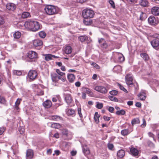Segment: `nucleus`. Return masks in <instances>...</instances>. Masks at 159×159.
Wrapping results in <instances>:
<instances>
[{
    "label": "nucleus",
    "mask_w": 159,
    "mask_h": 159,
    "mask_svg": "<svg viewBox=\"0 0 159 159\" xmlns=\"http://www.w3.org/2000/svg\"><path fill=\"white\" fill-rule=\"evenodd\" d=\"M24 25L26 28L34 31L38 30L41 27L38 22L35 20H27Z\"/></svg>",
    "instance_id": "f257e3e1"
},
{
    "label": "nucleus",
    "mask_w": 159,
    "mask_h": 159,
    "mask_svg": "<svg viewBox=\"0 0 159 159\" xmlns=\"http://www.w3.org/2000/svg\"><path fill=\"white\" fill-rule=\"evenodd\" d=\"M94 15L93 10L88 8L84 9L82 12V16L85 19L92 18L94 17Z\"/></svg>",
    "instance_id": "f03ea898"
},
{
    "label": "nucleus",
    "mask_w": 159,
    "mask_h": 159,
    "mask_svg": "<svg viewBox=\"0 0 159 159\" xmlns=\"http://www.w3.org/2000/svg\"><path fill=\"white\" fill-rule=\"evenodd\" d=\"M46 13L49 15L55 14L57 13L56 7L53 5H47L44 9Z\"/></svg>",
    "instance_id": "7ed1b4c3"
},
{
    "label": "nucleus",
    "mask_w": 159,
    "mask_h": 159,
    "mask_svg": "<svg viewBox=\"0 0 159 159\" xmlns=\"http://www.w3.org/2000/svg\"><path fill=\"white\" fill-rule=\"evenodd\" d=\"M27 56L29 59V61L30 62L34 61L38 58L37 53L36 52L32 51L28 52Z\"/></svg>",
    "instance_id": "20e7f679"
},
{
    "label": "nucleus",
    "mask_w": 159,
    "mask_h": 159,
    "mask_svg": "<svg viewBox=\"0 0 159 159\" xmlns=\"http://www.w3.org/2000/svg\"><path fill=\"white\" fill-rule=\"evenodd\" d=\"M133 77L131 74H127L125 76V80L126 84L128 86L132 87L134 86L133 83Z\"/></svg>",
    "instance_id": "39448f33"
},
{
    "label": "nucleus",
    "mask_w": 159,
    "mask_h": 159,
    "mask_svg": "<svg viewBox=\"0 0 159 159\" xmlns=\"http://www.w3.org/2000/svg\"><path fill=\"white\" fill-rule=\"evenodd\" d=\"M37 73L35 70H30L28 73L29 78L32 80H34L37 76Z\"/></svg>",
    "instance_id": "423d86ee"
},
{
    "label": "nucleus",
    "mask_w": 159,
    "mask_h": 159,
    "mask_svg": "<svg viewBox=\"0 0 159 159\" xmlns=\"http://www.w3.org/2000/svg\"><path fill=\"white\" fill-rule=\"evenodd\" d=\"M94 89L101 93H105L107 92L106 88L102 86H97L95 87Z\"/></svg>",
    "instance_id": "0eeeda50"
},
{
    "label": "nucleus",
    "mask_w": 159,
    "mask_h": 159,
    "mask_svg": "<svg viewBox=\"0 0 159 159\" xmlns=\"http://www.w3.org/2000/svg\"><path fill=\"white\" fill-rule=\"evenodd\" d=\"M7 9L10 11H14L16 8V5L13 3H9L7 4L6 5Z\"/></svg>",
    "instance_id": "6e6552de"
},
{
    "label": "nucleus",
    "mask_w": 159,
    "mask_h": 159,
    "mask_svg": "<svg viewBox=\"0 0 159 159\" xmlns=\"http://www.w3.org/2000/svg\"><path fill=\"white\" fill-rule=\"evenodd\" d=\"M151 43L152 47L155 49L157 50V48L159 46V40L157 39H153L151 42Z\"/></svg>",
    "instance_id": "1a4fd4ad"
},
{
    "label": "nucleus",
    "mask_w": 159,
    "mask_h": 159,
    "mask_svg": "<svg viewBox=\"0 0 159 159\" xmlns=\"http://www.w3.org/2000/svg\"><path fill=\"white\" fill-rule=\"evenodd\" d=\"M42 41L39 39H36L33 41V44L35 47H40L43 45Z\"/></svg>",
    "instance_id": "9d476101"
},
{
    "label": "nucleus",
    "mask_w": 159,
    "mask_h": 159,
    "mask_svg": "<svg viewBox=\"0 0 159 159\" xmlns=\"http://www.w3.org/2000/svg\"><path fill=\"white\" fill-rule=\"evenodd\" d=\"M43 106L46 108H50L52 105L51 101L49 100H47L43 102Z\"/></svg>",
    "instance_id": "9b49d317"
},
{
    "label": "nucleus",
    "mask_w": 159,
    "mask_h": 159,
    "mask_svg": "<svg viewBox=\"0 0 159 159\" xmlns=\"http://www.w3.org/2000/svg\"><path fill=\"white\" fill-rule=\"evenodd\" d=\"M152 13L155 16L159 15V7H154L151 9Z\"/></svg>",
    "instance_id": "f8f14e48"
},
{
    "label": "nucleus",
    "mask_w": 159,
    "mask_h": 159,
    "mask_svg": "<svg viewBox=\"0 0 159 159\" xmlns=\"http://www.w3.org/2000/svg\"><path fill=\"white\" fill-rule=\"evenodd\" d=\"M65 99L68 104H70L72 102V98L70 94H67L66 95Z\"/></svg>",
    "instance_id": "ddd939ff"
},
{
    "label": "nucleus",
    "mask_w": 159,
    "mask_h": 159,
    "mask_svg": "<svg viewBox=\"0 0 159 159\" xmlns=\"http://www.w3.org/2000/svg\"><path fill=\"white\" fill-rule=\"evenodd\" d=\"M130 152L131 154L134 156H138L139 154L138 150L134 148H131L130 149Z\"/></svg>",
    "instance_id": "4468645a"
},
{
    "label": "nucleus",
    "mask_w": 159,
    "mask_h": 159,
    "mask_svg": "<svg viewBox=\"0 0 159 159\" xmlns=\"http://www.w3.org/2000/svg\"><path fill=\"white\" fill-rule=\"evenodd\" d=\"M60 76H58L55 73H53L51 75V77L53 82H57L59 80Z\"/></svg>",
    "instance_id": "2eb2a0df"
},
{
    "label": "nucleus",
    "mask_w": 159,
    "mask_h": 159,
    "mask_svg": "<svg viewBox=\"0 0 159 159\" xmlns=\"http://www.w3.org/2000/svg\"><path fill=\"white\" fill-rule=\"evenodd\" d=\"M34 155V152L31 149H28L26 152V157L29 158L31 159L33 157Z\"/></svg>",
    "instance_id": "dca6fc26"
},
{
    "label": "nucleus",
    "mask_w": 159,
    "mask_h": 159,
    "mask_svg": "<svg viewBox=\"0 0 159 159\" xmlns=\"http://www.w3.org/2000/svg\"><path fill=\"white\" fill-rule=\"evenodd\" d=\"M83 151L85 155H88L90 153V151L87 145H86L83 146Z\"/></svg>",
    "instance_id": "f3484780"
},
{
    "label": "nucleus",
    "mask_w": 159,
    "mask_h": 159,
    "mask_svg": "<svg viewBox=\"0 0 159 159\" xmlns=\"http://www.w3.org/2000/svg\"><path fill=\"white\" fill-rule=\"evenodd\" d=\"M125 155V152L122 150H119L117 153V156L118 158H122Z\"/></svg>",
    "instance_id": "a211bd4d"
},
{
    "label": "nucleus",
    "mask_w": 159,
    "mask_h": 159,
    "mask_svg": "<svg viewBox=\"0 0 159 159\" xmlns=\"http://www.w3.org/2000/svg\"><path fill=\"white\" fill-rule=\"evenodd\" d=\"M75 78V76L73 74H70L67 75V78L70 82H73L74 81Z\"/></svg>",
    "instance_id": "6ab92c4d"
},
{
    "label": "nucleus",
    "mask_w": 159,
    "mask_h": 159,
    "mask_svg": "<svg viewBox=\"0 0 159 159\" xmlns=\"http://www.w3.org/2000/svg\"><path fill=\"white\" fill-rule=\"evenodd\" d=\"M138 96L139 98L141 100H144L146 98V93L144 92H140Z\"/></svg>",
    "instance_id": "aec40b11"
},
{
    "label": "nucleus",
    "mask_w": 159,
    "mask_h": 159,
    "mask_svg": "<svg viewBox=\"0 0 159 159\" xmlns=\"http://www.w3.org/2000/svg\"><path fill=\"white\" fill-rule=\"evenodd\" d=\"M65 52L66 54H69L72 52V48L71 46H67L65 48Z\"/></svg>",
    "instance_id": "412c9836"
},
{
    "label": "nucleus",
    "mask_w": 159,
    "mask_h": 159,
    "mask_svg": "<svg viewBox=\"0 0 159 159\" xmlns=\"http://www.w3.org/2000/svg\"><path fill=\"white\" fill-rule=\"evenodd\" d=\"M139 4L141 6L145 7L148 6L149 3L146 0H141L139 2Z\"/></svg>",
    "instance_id": "4be33fe9"
},
{
    "label": "nucleus",
    "mask_w": 159,
    "mask_h": 159,
    "mask_svg": "<svg viewBox=\"0 0 159 159\" xmlns=\"http://www.w3.org/2000/svg\"><path fill=\"white\" fill-rule=\"evenodd\" d=\"M51 120L56 121H59L60 120H62V118L58 116L54 115L52 116L51 117Z\"/></svg>",
    "instance_id": "5701e85b"
},
{
    "label": "nucleus",
    "mask_w": 159,
    "mask_h": 159,
    "mask_svg": "<svg viewBox=\"0 0 159 159\" xmlns=\"http://www.w3.org/2000/svg\"><path fill=\"white\" fill-rule=\"evenodd\" d=\"M88 37L86 35L80 36L78 38L79 40L81 41L82 43H83L88 40Z\"/></svg>",
    "instance_id": "b1692460"
},
{
    "label": "nucleus",
    "mask_w": 159,
    "mask_h": 159,
    "mask_svg": "<svg viewBox=\"0 0 159 159\" xmlns=\"http://www.w3.org/2000/svg\"><path fill=\"white\" fill-rule=\"evenodd\" d=\"M140 56L145 61H148L149 59L148 56L146 53H141Z\"/></svg>",
    "instance_id": "393cba45"
},
{
    "label": "nucleus",
    "mask_w": 159,
    "mask_h": 159,
    "mask_svg": "<svg viewBox=\"0 0 159 159\" xmlns=\"http://www.w3.org/2000/svg\"><path fill=\"white\" fill-rule=\"evenodd\" d=\"M30 13L27 12H24L22 13L21 15L22 18L23 19L27 18L30 17Z\"/></svg>",
    "instance_id": "a878e982"
},
{
    "label": "nucleus",
    "mask_w": 159,
    "mask_h": 159,
    "mask_svg": "<svg viewBox=\"0 0 159 159\" xmlns=\"http://www.w3.org/2000/svg\"><path fill=\"white\" fill-rule=\"evenodd\" d=\"M45 59L46 61H49L52 59V55L51 54H44Z\"/></svg>",
    "instance_id": "bb28decb"
},
{
    "label": "nucleus",
    "mask_w": 159,
    "mask_h": 159,
    "mask_svg": "<svg viewBox=\"0 0 159 159\" xmlns=\"http://www.w3.org/2000/svg\"><path fill=\"white\" fill-rule=\"evenodd\" d=\"M100 115L98 114V112L95 113V115L94 117V119L96 123H98L99 122V118L100 117Z\"/></svg>",
    "instance_id": "cd10ccee"
},
{
    "label": "nucleus",
    "mask_w": 159,
    "mask_h": 159,
    "mask_svg": "<svg viewBox=\"0 0 159 159\" xmlns=\"http://www.w3.org/2000/svg\"><path fill=\"white\" fill-rule=\"evenodd\" d=\"M147 18V15L145 13L141 12L140 16V20H145Z\"/></svg>",
    "instance_id": "c85d7f7f"
},
{
    "label": "nucleus",
    "mask_w": 159,
    "mask_h": 159,
    "mask_svg": "<svg viewBox=\"0 0 159 159\" xmlns=\"http://www.w3.org/2000/svg\"><path fill=\"white\" fill-rule=\"evenodd\" d=\"M139 122L140 121L138 118H134L131 121V124L133 125L136 124H139Z\"/></svg>",
    "instance_id": "c756f323"
},
{
    "label": "nucleus",
    "mask_w": 159,
    "mask_h": 159,
    "mask_svg": "<svg viewBox=\"0 0 159 159\" xmlns=\"http://www.w3.org/2000/svg\"><path fill=\"white\" fill-rule=\"evenodd\" d=\"M75 114V111L72 109H68L67 112V114L68 116H71Z\"/></svg>",
    "instance_id": "7c9ffc66"
},
{
    "label": "nucleus",
    "mask_w": 159,
    "mask_h": 159,
    "mask_svg": "<svg viewBox=\"0 0 159 159\" xmlns=\"http://www.w3.org/2000/svg\"><path fill=\"white\" fill-rule=\"evenodd\" d=\"M125 114V111L124 110L117 111L116 112V114L118 115H124Z\"/></svg>",
    "instance_id": "2f4dec72"
},
{
    "label": "nucleus",
    "mask_w": 159,
    "mask_h": 159,
    "mask_svg": "<svg viewBox=\"0 0 159 159\" xmlns=\"http://www.w3.org/2000/svg\"><path fill=\"white\" fill-rule=\"evenodd\" d=\"M13 36L14 38L19 39L21 36V33L18 31L16 32L13 34Z\"/></svg>",
    "instance_id": "473e14b6"
},
{
    "label": "nucleus",
    "mask_w": 159,
    "mask_h": 159,
    "mask_svg": "<svg viewBox=\"0 0 159 159\" xmlns=\"http://www.w3.org/2000/svg\"><path fill=\"white\" fill-rule=\"evenodd\" d=\"M148 23L152 25H155L159 23V20H148Z\"/></svg>",
    "instance_id": "72a5a7b5"
},
{
    "label": "nucleus",
    "mask_w": 159,
    "mask_h": 159,
    "mask_svg": "<svg viewBox=\"0 0 159 159\" xmlns=\"http://www.w3.org/2000/svg\"><path fill=\"white\" fill-rule=\"evenodd\" d=\"M108 98L111 101L115 102H117L118 101V99L117 98L115 97L111 96H109Z\"/></svg>",
    "instance_id": "f704fd0d"
},
{
    "label": "nucleus",
    "mask_w": 159,
    "mask_h": 159,
    "mask_svg": "<svg viewBox=\"0 0 159 159\" xmlns=\"http://www.w3.org/2000/svg\"><path fill=\"white\" fill-rule=\"evenodd\" d=\"M117 85L119 87L120 90H123L125 93H128L127 90L121 84L119 83H118Z\"/></svg>",
    "instance_id": "c9c22d12"
},
{
    "label": "nucleus",
    "mask_w": 159,
    "mask_h": 159,
    "mask_svg": "<svg viewBox=\"0 0 159 159\" xmlns=\"http://www.w3.org/2000/svg\"><path fill=\"white\" fill-rule=\"evenodd\" d=\"M129 130L128 129H123L121 131V134L125 136L129 134Z\"/></svg>",
    "instance_id": "e433bc0d"
},
{
    "label": "nucleus",
    "mask_w": 159,
    "mask_h": 159,
    "mask_svg": "<svg viewBox=\"0 0 159 159\" xmlns=\"http://www.w3.org/2000/svg\"><path fill=\"white\" fill-rule=\"evenodd\" d=\"M39 35L41 38H44L46 37V34L44 32L41 31L39 32Z\"/></svg>",
    "instance_id": "4c0bfd02"
},
{
    "label": "nucleus",
    "mask_w": 159,
    "mask_h": 159,
    "mask_svg": "<svg viewBox=\"0 0 159 159\" xmlns=\"http://www.w3.org/2000/svg\"><path fill=\"white\" fill-rule=\"evenodd\" d=\"M83 22L86 25H90L93 23L92 20H83Z\"/></svg>",
    "instance_id": "58836bf2"
},
{
    "label": "nucleus",
    "mask_w": 159,
    "mask_h": 159,
    "mask_svg": "<svg viewBox=\"0 0 159 159\" xmlns=\"http://www.w3.org/2000/svg\"><path fill=\"white\" fill-rule=\"evenodd\" d=\"M13 73L14 75H20L22 74V72L20 70H15L13 71Z\"/></svg>",
    "instance_id": "ea45409f"
},
{
    "label": "nucleus",
    "mask_w": 159,
    "mask_h": 159,
    "mask_svg": "<svg viewBox=\"0 0 159 159\" xmlns=\"http://www.w3.org/2000/svg\"><path fill=\"white\" fill-rule=\"evenodd\" d=\"M101 47L103 49H106L107 48L108 45L105 42L104 43L101 44Z\"/></svg>",
    "instance_id": "a19ab883"
},
{
    "label": "nucleus",
    "mask_w": 159,
    "mask_h": 159,
    "mask_svg": "<svg viewBox=\"0 0 159 159\" xmlns=\"http://www.w3.org/2000/svg\"><path fill=\"white\" fill-rule=\"evenodd\" d=\"M20 101L19 100V99H17V101H16V102H15V108L16 109L18 110L19 109L18 106L20 104Z\"/></svg>",
    "instance_id": "79ce46f5"
},
{
    "label": "nucleus",
    "mask_w": 159,
    "mask_h": 159,
    "mask_svg": "<svg viewBox=\"0 0 159 159\" xmlns=\"http://www.w3.org/2000/svg\"><path fill=\"white\" fill-rule=\"evenodd\" d=\"M96 107L99 109H102L103 107V104L102 103H100L98 102H97Z\"/></svg>",
    "instance_id": "37998d69"
},
{
    "label": "nucleus",
    "mask_w": 159,
    "mask_h": 159,
    "mask_svg": "<svg viewBox=\"0 0 159 159\" xmlns=\"http://www.w3.org/2000/svg\"><path fill=\"white\" fill-rule=\"evenodd\" d=\"M6 102V100L4 98L0 96V103L4 104Z\"/></svg>",
    "instance_id": "c03bdc74"
},
{
    "label": "nucleus",
    "mask_w": 159,
    "mask_h": 159,
    "mask_svg": "<svg viewBox=\"0 0 159 159\" xmlns=\"http://www.w3.org/2000/svg\"><path fill=\"white\" fill-rule=\"evenodd\" d=\"M86 93L89 94L90 96H93V93L92 92L90 91L89 89L87 88L86 89Z\"/></svg>",
    "instance_id": "a18cd8bd"
},
{
    "label": "nucleus",
    "mask_w": 159,
    "mask_h": 159,
    "mask_svg": "<svg viewBox=\"0 0 159 159\" xmlns=\"http://www.w3.org/2000/svg\"><path fill=\"white\" fill-rule=\"evenodd\" d=\"M110 93L112 95H116L118 93V91L115 90H113L110 92Z\"/></svg>",
    "instance_id": "49530a36"
},
{
    "label": "nucleus",
    "mask_w": 159,
    "mask_h": 159,
    "mask_svg": "<svg viewBox=\"0 0 159 159\" xmlns=\"http://www.w3.org/2000/svg\"><path fill=\"white\" fill-rule=\"evenodd\" d=\"M81 109L80 107H78V113L81 118L83 117V115L81 113Z\"/></svg>",
    "instance_id": "de8ad7c7"
},
{
    "label": "nucleus",
    "mask_w": 159,
    "mask_h": 159,
    "mask_svg": "<svg viewBox=\"0 0 159 159\" xmlns=\"http://www.w3.org/2000/svg\"><path fill=\"white\" fill-rule=\"evenodd\" d=\"M109 3L111 5V7L114 9L115 8V6L114 1L112 0H110L109 1Z\"/></svg>",
    "instance_id": "09e8293b"
},
{
    "label": "nucleus",
    "mask_w": 159,
    "mask_h": 159,
    "mask_svg": "<svg viewBox=\"0 0 159 159\" xmlns=\"http://www.w3.org/2000/svg\"><path fill=\"white\" fill-rule=\"evenodd\" d=\"M118 59L120 62H123L125 60V57L124 56L122 55L118 57Z\"/></svg>",
    "instance_id": "8fccbe9b"
},
{
    "label": "nucleus",
    "mask_w": 159,
    "mask_h": 159,
    "mask_svg": "<svg viewBox=\"0 0 159 159\" xmlns=\"http://www.w3.org/2000/svg\"><path fill=\"white\" fill-rule=\"evenodd\" d=\"M60 125L57 123H53L51 125V127L52 128H58Z\"/></svg>",
    "instance_id": "3c124183"
},
{
    "label": "nucleus",
    "mask_w": 159,
    "mask_h": 159,
    "mask_svg": "<svg viewBox=\"0 0 159 159\" xmlns=\"http://www.w3.org/2000/svg\"><path fill=\"white\" fill-rule=\"evenodd\" d=\"M107 147L110 150H112L114 148V145L112 143H109L107 144Z\"/></svg>",
    "instance_id": "603ef678"
},
{
    "label": "nucleus",
    "mask_w": 159,
    "mask_h": 159,
    "mask_svg": "<svg viewBox=\"0 0 159 159\" xmlns=\"http://www.w3.org/2000/svg\"><path fill=\"white\" fill-rule=\"evenodd\" d=\"M143 124L141 125V127L144 128L146 126V120L144 118H143Z\"/></svg>",
    "instance_id": "864d4df0"
},
{
    "label": "nucleus",
    "mask_w": 159,
    "mask_h": 159,
    "mask_svg": "<svg viewBox=\"0 0 159 159\" xmlns=\"http://www.w3.org/2000/svg\"><path fill=\"white\" fill-rule=\"evenodd\" d=\"M62 134L66 136V137L67 136L68 134V131L66 129H64L62 132Z\"/></svg>",
    "instance_id": "5fc2aeb1"
},
{
    "label": "nucleus",
    "mask_w": 159,
    "mask_h": 159,
    "mask_svg": "<svg viewBox=\"0 0 159 159\" xmlns=\"http://www.w3.org/2000/svg\"><path fill=\"white\" fill-rule=\"evenodd\" d=\"M148 145L151 147L154 148V144L151 142H148Z\"/></svg>",
    "instance_id": "6e6d98bb"
},
{
    "label": "nucleus",
    "mask_w": 159,
    "mask_h": 159,
    "mask_svg": "<svg viewBox=\"0 0 159 159\" xmlns=\"http://www.w3.org/2000/svg\"><path fill=\"white\" fill-rule=\"evenodd\" d=\"M108 110L110 112L112 113L114 110V108L113 107H109Z\"/></svg>",
    "instance_id": "4d7b16f0"
},
{
    "label": "nucleus",
    "mask_w": 159,
    "mask_h": 159,
    "mask_svg": "<svg viewBox=\"0 0 159 159\" xmlns=\"http://www.w3.org/2000/svg\"><path fill=\"white\" fill-rule=\"evenodd\" d=\"M152 36L159 40V34L157 33H155Z\"/></svg>",
    "instance_id": "13d9d810"
},
{
    "label": "nucleus",
    "mask_w": 159,
    "mask_h": 159,
    "mask_svg": "<svg viewBox=\"0 0 159 159\" xmlns=\"http://www.w3.org/2000/svg\"><path fill=\"white\" fill-rule=\"evenodd\" d=\"M5 129L4 127H0V135L2 134L4 131Z\"/></svg>",
    "instance_id": "bf43d9fd"
},
{
    "label": "nucleus",
    "mask_w": 159,
    "mask_h": 159,
    "mask_svg": "<svg viewBox=\"0 0 159 159\" xmlns=\"http://www.w3.org/2000/svg\"><path fill=\"white\" fill-rule=\"evenodd\" d=\"M103 118V119L105 121H108L110 119V117H108V116H104Z\"/></svg>",
    "instance_id": "052dcab7"
},
{
    "label": "nucleus",
    "mask_w": 159,
    "mask_h": 159,
    "mask_svg": "<svg viewBox=\"0 0 159 159\" xmlns=\"http://www.w3.org/2000/svg\"><path fill=\"white\" fill-rule=\"evenodd\" d=\"M148 20H155V18L154 16H151L148 18Z\"/></svg>",
    "instance_id": "680f3d73"
},
{
    "label": "nucleus",
    "mask_w": 159,
    "mask_h": 159,
    "mask_svg": "<svg viewBox=\"0 0 159 159\" xmlns=\"http://www.w3.org/2000/svg\"><path fill=\"white\" fill-rule=\"evenodd\" d=\"M60 79H59V80H61L63 82H65L66 80L65 76H63L62 77L60 76Z\"/></svg>",
    "instance_id": "e2e57ef3"
},
{
    "label": "nucleus",
    "mask_w": 159,
    "mask_h": 159,
    "mask_svg": "<svg viewBox=\"0 0 159 159\" xmlns=\"http://www.w3.org/2000/svg\"><path fill=\"white\" fill-rule=\"evenodd\" d=\"M135 106L138 107H141V103L139 102H137L136 103Z\"/></svg>",
    "instance_id": "0e129e2a"
},
{
    "label": "nucleus",
    "mask_w": 159,
    "mask_h": 159,
    "mask_svg": "<svg viewBox=\"0 0 159 159\" xmlns=\"http://www.w3.org/2000/svg\"><path fill=\"white\" fill-rule=\"evenodd\" d=\"M148 135L149 137L154 139V135L151 132H149L148 133Z\"/></svg>",
    "instance_id": "69168bd1"
},
{
    "label": "nucleus",
    "mask_w": 159,
    "mask_h": 159,
    "mask_svg": "<svg viewBox=\"0 0 159 159\" xmlns=\"http://www.w3.org/2000/svg\"><path fill=\"white\" fill-rule=\"evenodd\" d=\"M81 83L79 81H77L75 83V85L76 87H79Z\"/></svg>",
    "instance_id": "338daca9"
},
{
    "label": "nucleus",
    "mask_w": 159,
    "mask_h": 159,
    "mask_svg": "<svg viewBox=\"0 0 159 159\" xmlns=\"http://www.w3.org/2000/svg\"><path fill=\"white\" fill-rule=\"evenodd\" d=\"M92 64H93V66L95 68H96L97 69H99L100 68V67L98 66V65L96 64V63H93Z\"/></svg>",
    "instance_id": "774afa93"
}]
</instances>
